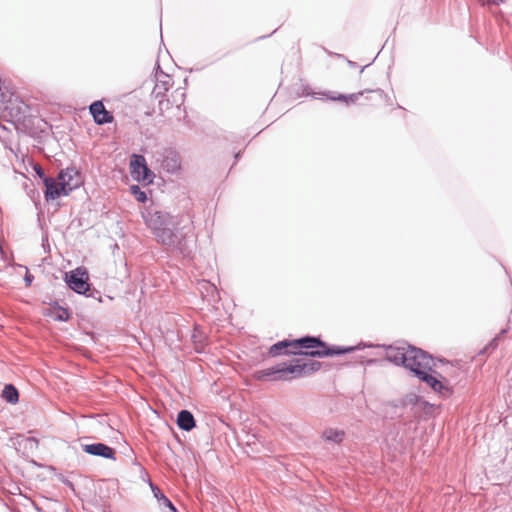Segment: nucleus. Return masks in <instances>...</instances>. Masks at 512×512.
<instances>
[{"mask_svg":"<svg viewBox=\"0 0 512 512\" xmlns=\"http://www.w3.org/2000/svg\"><path fill=\"white\" fill-rule=\"evenodd\" d=\"M89 110L96 124L103 125L113 122V115L106 110L102 101L93 102Z\"/></svg>","mask_w":512,"mask_h":512,"instance_id":"obj_9","label":"nucleus"},{"mask_svg":"<svg viewBox=\"0 0 512 512\" xmlns=\"http://www.w3.org/2000/svg\"><path fill=\"white\" fill-rule=\"evenodd\" d=\"M2 397L11 404H16L19 400V393L17 389L12 385H5L2 391Z\"/></svg>","mask_w":512,"mask_h":512,"instance_id":"obj_15","label":"nucleus"},{"mask_svg":"<svg viewBox=\"0 0 512 512\" xmlns=\"http://www.w3.org/2000/svg\"><path fill=\"white\" fill-rule=\"evenodd\" d=\"M82 448L84 452L90 455L112 460L116 459L114 449L103 443L85 444Z\"/></svg>","mask_w":512,"mask_h":512,"instance_id":"obj_10","label":"nucleus"},{"mask_svg":"<svg viewBox=\"0 0 512 512\" xmlns=\"http://www.w3.org/2000/svg\"><path fill=\"white\" fill-rule=\"evenodd\" d=\"M177 424L180 429L190 431L195 427V419L188 410H182L178 413Z\"/></svg>","mask_w":512,"mask_h":512,"instance_id":"obj_14","label":"nucleus"},{"mask_svg":"<svg viewBox=\"0 0 512 512\" xmlns=\"http://www.w3.org/2000/svg\"><path fill=\"white\" fill-rule=\"evenodd\" d=\"M36 171H37V174H38L41 178H43V179H44V177H46V176H45V174H44V172H43V170H42L40 167H39L38 169H36Z\"/></svg>","mask_w":512,"mask_h":512,"instance_id":"obj_21","label":"nucleus"},{"mask_svg":"<svg viewBox=\"0 0 512 512\" xmlns=\"http://www.w3.org/2000/svg\"><path fill=\"white\" fill-rule=\"evenodd\" d=\"M171 85H172V78L169 75L162 72L161 74L156 76V84L154 86L152 94L156 98L164 96L165 93L171 87Z\"/></svg>","mask_w":512,"mask_h":512,"instance_id":"obj_12","label":"nucleus"},{"mask_svg":"<svg viewBox=\"0 0 512 512\" xmlns=\"http://www.w3.org/2000/svg\"><path fill=\"white\" fill-rule=\"evenodd\" d=\"M354 347H332L327 348L326 344L319 338L306 336L295 340H283L270 347V354L273 356L284 354H301L312 357H326L340 355L354 351Z\"/></svg>","mask_w":512,"mask_h":512,"instance_id":"obj_2","label":"nucleus"},{"mask_svg":"<svg viewBox=\"0 0 512 512\" xmlns=\"http://www.w3.org/2000/svg\"><path fill=\"white\" fill-rule=\"evenodd\" d=\"M386 359L396 365H403L411 372L416 367H425L427 364V353L415 347H392L386 351Z\"/></svg>","mask_w":512,"mask_h":512,"instance_id":"obj_4","label":"nucleus"},{"mask_svg":"<svg viewBox=\"0 0 512 512\" xmlns=\"http://www.w3.org/2000/svg\"><path fill=\"white\" fill-rule=\"evenodd\" d=\"M44 185H45V197L47 200H55L63 195V191L61 190V183L52 178V177H44Z\"/></svg>","mask_w":512,"mask_h":512,"instance_id":"obj_11","label":"nucleus"},{"mask_svg":"<svg viewBox=\"0 0 512 512\" xmlns=\"http://www.w3.org/2000/svg\"><path fill=\"white\" fill-rule=\"evenodd\" d=\"M130 190H131V193L133 194V196L135 197V199L138 202L144 203L147 200L146 193L143 190H141V188L139 186L132 185L130 187Z\"/></svg>","mask_w":512,"mask_h":512,"instance_id":"obj_18","label":"nucleus"},{"mask_svg":"<svg viewBox=\"0 0 512 512\" xmlns=\"http://www.w3.org/2000/svg\"><path fill=\"white\" fill-rule=\"evenodd\" d=\"M130 169L132 177L136 181L146 184L153 182L154 173L148 168L144 156L133 154L130 160Z\"/></svg>","mask_w":512,"mask_h":512,"instance_id":"obj_6","label":"nucleus"},{"mask_svg":"<svg viewBox=\"0 0 512 512\" xmlns=\"http://www.w3.org/2000/svg\"><path fill=\"white\" fill-rule=\"evenodd\" d=\"M24 280H25L26 286H30L33 281V276L31 274H26Z\"/></svg>","mask_w":512,"mask_h":512,"instance_id":"obj_20","label":"nucleus"},{"mask_svg":"<svg viewBox=\"0 0 512 512\" xmlns=\"http://www.w3.org/2000/svg\"><path fill=\"white\" fill-rule=\"evenodd\" d=\"M147 227L153 232L158 243L169 251L186 256L187 235L192 230V218L189 214L176 216L160 210H150L144 216Z\"/></svg>","mask_w":512,"mask_h":512,"instance_id":"obj_1","label":"nucleus"},{"mask_svg":"<svg viewBox=\"0 0 512 512\" xmlns=\"http://www.w3.org/2000/svg\"><path fill=\"white\" fill-rule=\"evenodd\" d=\"M343 437L344 432L342 430L329 428L323 432V438L326 441L340 443L343 440Z\"/></svg>","mask_w":512,"mask_h":512,"instance_id":"obj_16","label":"nucleus"},{"mask_svg":"<svg viewBox=\"0 0 512 512\" xmlns=\"http://www.w3.org/2000/svg\"><path fill=\"white\" fill-rule=\"evenodd\" d=\"M321 364L319 362H302L301 359H296L293 363H279L275 366L265 369L262 373L264 377H273V380H290L300 377L306 373H311L319 370Z\"/></svg>","mask_w":512,"mask_h":512,"instance_id":"obj_3","label":"nucleus"},{"mask_svg":"<svg viewBox=\"0 0 512 512\" xmlns=\"http://www.w3.org/2000/svg\"><path fill=\"white\" fill-rule=\"evenodd\" d=\"M152 490L161 505L168 507L173 512H177L173 503L158 488L152 487Z\"/></svg>","mask_w":512,"mask_h":512,"instance_id":"obj_17","label":"nucleus"},{"mask_svg":"<svg viewBox=\"0 0 512 512\" xmlns=\"http://www.w3.org/2000/svg\"><path fill=\"white\" fill-rule=\"evenodd\" d=\"M362 92L353 93L350 95L339 94L337 97H331L333 100L345 101L347 103H354L362 95Z\"/></svg>","mask_w":512,"mask_h":512,"instance_id":"obj_19","label":"nucleus"},{"mask_svg":"<svg viewBox=\"0 0 512 512\" xmlns=\"http://www.w3.org/2000/svg\"><path fill=\"white\" fill-rule=\"evenodd\" d=\"M58 180L61 183V190L65 196L79 187L82 182L80 173L75 168L62 170L58 175Z\"/></svg>","mask_w":512,"mask_h":512,"instance_id":"obj_8","label":"nucleus"},{"mask_svg":"<svg viewBox=\"0 0 512 512\" xmlns=\"http://www.w3.org/2000/svg\"><path fill=\"white\" fill-rule=\"evenodd\" d=\"M162 167L168 173H177L181 168L179 156L173 152L168 153L162 161Z\"/></svg>","mask_w":512,"mask_h":512,"instance_id":"obj_13","label":"nucleus"},{"mask_svg":"<svg viewBox=\"0 0 512 512\" xmlns=\"http://www.w3.org/2000/svg\"><path fill=\"white\" fill-rule=\"evenodd\" d=\"M89 276L84 268H77L66 273L65 281L70 289L78 294H85L89 291Z\"/></svg>","mask_w":512,"mask_h":512,"instance_id":"obj_7","label":"nucleus"},{"mask_svg":"<svg viewBox=\"0 0 512 512\" xmlns=\"http://www.w3.org/2000/svg\"><path fill=\"white\" fill-rule=\"evenodd\" d=\"M426 362L425 367H416L413 373L435 392L444 397L449 396L452 392L450 384L442 375L432 370L433 359L428 354Z\"/></svg>","mask_w":512,"mask_h":512,"instance_id":"obj_5","label":"nucleus"}]
</instances>
